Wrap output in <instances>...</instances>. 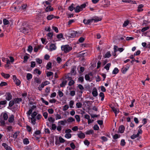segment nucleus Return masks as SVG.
<instances>
[{
    "label": "nucleus",
    "mask_w": 150,
    "mask_h": 150,
    "mask_svg": "<svg viewBox=\"0 0 150 150\" xmlns=\"http://www.w3.org/2000/svg\"><path fill=\"white\" fill-rule=\"evenodd\" d=\"M61 48L62 51L64 53H67L72 50V47L69 45H62Z\"/></svg>",
    "instance_id": "f257e3e1"
},
{
    "label": "nucleus",
    "mask_w": 150,
    "mask_h": 150,
    "mask_svg": "<svg viewBox=\"0 0 150 150\" xmlns=\"http://www.w3.org/2000/svg\"><path fill=\"white\" fill-rule=\"evenodd\" d=\"M100 19H84L83 21V23L86 24H89L93 22V21H94L95 22H96L99 21H100Z\"/></svg>",
    "instance_id": "f03ea898"
},
{
    "label": "nucleus",
    "mask_w": 150,
    "mask_h": 150,
    "mask_svg": "<svg viewBox=\"0 0 150 150\" xmlns=\"http://www.w3.org/2000/svg\"><path fill=\"white\" fill-rule=\"evenodd\" d=\"M79 35V34L77 31H71L70 33H69L68 36L70 37L74 38L78 36Z\"/></svg>",
    "instance_id": "7ed1b4c3"
},
{
    "label": "nucleus",
    "mask_w": 150,
    "mask_h": 150,
    "mask_svg": "<svg viewBox=\"0 0 150 150\" xmlns=\"http://www.w3.org/2000/svg\"><path fill=\"white\" fill-rule=\"evenodd\" d=\"M27 6V5L26 4H23V5L21 6V7H19V6H18V8L16 7H14V8L15 10H16V11H19L18 10V9H19V10H22L25 9Z\"/></svg>",
    "instance_id": "20e7f679"
},
{
    "label": "nucleus",
    "mask_w": 150,
    "mask_h": 150,
    "mask_svg": "<svg viewBox=\"0 0 150 150\" xmlns=\"http://www.w3.org/2000/svg\"><path fill=\"white\" fill-rule=\"evenodd\" d=\"M71 75L70 73H68L67 74H65L64 77H63V78L64 79H68V80H69L70 79H72V78L71 77Z\"/></svg>",
    "instance_id": "39448f33"
},
{
    "label": "nucleus",
    "mask_w": 150,
    "mask_h": 150,
    "mask_svg": "<svg viewBox=\"0 0 150 150\" xmlns=\"http://www.w3.org/2000/svg\"><path fill=\"white\" fill-rule=\"evenodd\" d=\"M1 117H2V118L4 120H7L8 119V115L6 112H3L2 113L1 115Z\"/></svg>",
    "instance_id": "423d86ee"
},
{
    "label": "nucleus",
    "mask_w": 150,
    "mask_h": 150,
    "mask_svg": "<svg viewBox=\"0 0 150 150\" xmlns=\"http://www.w3.org/2000/svg\"><path fill=\"white\" fill-rule=\"evenodd\" d=\"M92 94L94 97H96L98 95L97 90L96 88H94L92 91Z\"/></svg>",
    "instance_id": "0eeeda50"
},
{
    "label": "nucleus",
    "mask_w": 150,
    "mask_h": 150,
    "mask_svg": "<svg viewBox=\"0 0 150 150\" xmlns=\"http://www.w3.org/2000/svg\"><path fill=\"white\" fill-rule=\"evenodd\" d=\"M2 146H4L6 150H12V148L7 145L5 143H3L2 144Z\"/></svg>",
    "instance_id": "6e6552de"
},
{
    "label": "nucleus",
    "mask_w": 150,
    "mask_h": 150,
    "mask_svg": "<svg viewBox=\"0 0 150 150\" xmlns=\"http://www.w3.org/2000/svg\"><path fill=\"white\" fill-rule=\"evenodd\" d=\"M6 99L7 100H10L12 99V96L11 94L9 93H6Z\"/></svg>",
    "instance_id": "1a4fd4ad"
},
{
    "label": "nucleus",
    "mask_w": 150,
    "mask_h": 150,
    "mask_svg": "<svg viewBox=\"0 0 150 150\" xmlns=\"http://www.w3.org/2000/svg\"><path fill=\"white\" fill-rule=\"evenodd\" d=\"M78 137L80 139H83L85 137V134L81 132H80L79 133L77 134Z\"/></svg>",
    "instance_id": "9d476101"
},
{
    "label": "nucleus",
    "mask_w": 150,
    "mask_h": 150,
    "mask_svg": "<svg viewBox=\"0 0 150 150\" xmlns=\"http://www.w3.org/2000/svg\"><path fill=\"white\" fill-rule=\"evenodd\" d=\"M54 8L52 7L51 6H48L45 9V11L46 12H48L50 11H53Z\"/></svg>",
    "instance_id": "9b49d317"
},
{
    "label": "nucleus",
    "mask_w": 150,
    "mask_h": 150,
    "mask_svg": "<svg viewBox=\"0 0 150 150\" xmlns=\"http://www.w3.org/2000/svg\"><path fill=\"white\" fill-rule=\"evenodd\" d=\"M57 47L55 45L52 44L50 46V51H52L56 49Z\"/></svg>",
    "instance_id": "f8f14e48"
},
{
    "label": "nucleus",
    "mask_w": 150,
    "mask_h": 150,
    "mask_svg": "<svg viewBox=\"0 0 150 150\" xmlns=\"http://www.w3.org/2000/svg\"><path fill=\"white\" fill-rule=\"evenodd\" d=\"M1 75L4 78L7 79L10 77V75L8 74H5L4 72L1 73Z\"/></svg>",
    "instance_id": "ddd939ff"
},
{
    "label": "nucleus",
    "mask_w": 150,
    "mask_h": 150,
    "mask_svg": "<svg viewBox=\"0 0 150 150\" xmlns=\"http://www.w3.org/2000/svg\"><path fill=\"white\" fill-rule=\"evenodd\" d=\"M122 1L124 2L132 4H136V2L135 1H132V0H122Z\"/></svg>",
    "instance_id": "4468645a"
},
{
    "label": "nucleus",
    "mask_w": 150,
    "mask_h": 150,
    "mask_svg": "<svg viewBox=\"0 0 150 150\" xmlns=\"http://www.w3.org/2000/svg\"><path fill=\"white\" fill-rule=\"evenodd\" d=\"M125 127L123 125H121L120 126L119 128V131L120 133H123L125 130Z\"/></svg>",
    "instance_id": "2eb2a0df"
},
{
    "label": "nucleus",
    "mask_w": 150,
    "mask_h": 150,
    "mask_svg": "<svg viewBox=\"0 0 150 150\" xmlns=\"http://www.w3.org/2000/svg\"><path fill=\"white\" fill-rule=\"evenodd\" d=\"M15 103L16 104H19L22 101V99L20 98H16L14 99Z\"/></svg>",
    "instance_id": "dca6fc26"
},
{
    "label": "nucleus",
    "mask_w": 150,
    "mask_h": 150,
    "mask_svg": "<svg viewBox=\"0 0 150 150\" xmlns=\"http://www.w3.org/2000/svg\"><path fill=\"white\" fill-rule=\"evenodd\" d=\"M144 7V5L143 4H141L139 5L138 7L137 11L138 12L142 11H143V7Z\"/></svg>",
    "instance_id": "f3484780"
},
{
    "label": "nucleus",
    "mask_w": 150,
    "mask_h": 150,
    "mask_svg": "<svg viewBox=\"0 0 150 150\" xmlns=\"http://www.w3.org/2000/svg\"><path fill=\"white\" fill-rule=\"evenodd\" d=\"M82 10L81 8L79 6H77L75 8V11L76 13H78Z\"/></svg>",
    "instance_id": "a211bd4d"
},
{
    "label": "nucleus",
    "mask_w": 150,
    "mask_h": 150,
    "mask_svg": "<svg viewBox=\"0 0 150 150\" xmlns=\"http://www.w3.org/2000/svg\"><path fill=\"white\" fill-rule=\"evenodd\" d=\"M47 82H48L46 81ZM45 82H42V84H41V85H40L39 87L38 88L40 90L42 89V88H43L47 84V83H45Z\"/></svg>",
    "instance_id": "6ab92c4d"
},
{
    "label": "nucleus",
    "mask_w": 150,
    "mask_h": 150,
    "mask_svg": "<svg viewBox=\"0 0 150 150\" xmlns=\"http://www.w3.org/2000/svg\"><path fill=\"white\" fill-rule=\"evenodd\" d=\"M129 67H123L122 69V72L123 74H125L128 69Z\"/></svg>",
    "instance_id": "aec40b11"
},
{
    "label": "nucleus",
    "mask_w": 150,
    "mask_h": 150,
    "mask_svg": "<svg viewBox=\"0 0 150 150\" xmlns=\"http://www.w3.org/2000/svg\"><path fill=\"white\" fill-rule=\"evenodd\" d=\"M0 124L1 126L4 125L5 124V122L4 120L2 118V117H0Z\"/></svg>",
    "instance_id": "412c9836"
},
{
    "label": "nucleus",
    "mask_w": 150,
    "mask_h": 150,
    "mask_svg": "<svg viewBox=\"0 0 150 150\" xmlns=\"http://www.w3.org/2000/svg\"><path fill=\"white\" fill-rule=\"evenodd\" d=\"M14 116L13 115H11V116L9 117L8 120V121L9 122H12L14 120Z\"/></svg>",
    "instance_id": "4be33fe9"
},
{
    "label": "nucleus",
    "mask_w": 150,
    "mask_h": 150,
    "mask_svg": "<svg viewBox=\"0 0 150 150\" xmlns=\"http://www.w3.org/2000/svg\"><path fill=\"white\" fill-rule=\"evenodd\" d=\"M94 131L92 129H90L89 130L87 131L85 133L86 134L90 135L91 134H93L94 133Z\"/></svg>",
    "instance_id": "5701e85b"
},
{
    "label": "nucleus",
    "mask_w": 150,
    "mask_h": 150,
    "mask_svg": "<svg viewBox=\"0 0 150 150\" xmlns=\"http://www.w3.org/2000/svg\"><path fill=\"white\" fill-rule=\"evenodd\" d=\"M55 16L53 15H48L47 17V19L48 20H52V18H54Z\"/></svg>",
    "instance_id": "b1692460"
},
{
    "label": "nucleus",
    "mask_w": 150,
    "mask_h": 150,
    "mask_svg": "<svg viewBox=\"0 0 150 150\" xmlns=\"http://www.w3.org/2000/svg\"><path fill=\"white\" fill-rule=\"evenodd\" d=\"M58 123L63 125H65V124L67 123V121L66 120H63L60 121L58 122Z\"/></svg>",
    "instance_id": "393cba45"
},
{
    "label": "nucleus",
    "mask_w": 150,
    "mask_h": 150,
    "mask_svg": "<svg viewBox=\"0 0 150 150\" xmlns=\"http://www.w3.org/2000/svg\"><path fill=\"white\" fill-rule=\"evenodd\" d=\"M26 78L28 80H29L31 79L32 78V75L30 73H28L27 74Z\"/></svg>",
    "instance_id": "a878e982"
},
{
    "label": "nucleus",
    "mask_w": 150,
    "mask_h": 150,
    "mask_svg": "<svg viewBox=\"0 0 150 150\" xmlns=\"http://www.w3.org/2000/svg\"><path fill=\"white\" fill-rule=\"evenodd\" d=\"M67 83V81L66 80H64L63 81L62 83L60 84L61 87H64Z\"/></svg>",
    "instance_id": "bb28decb"
},
{
    "label": "nucleus",
    "mask_w": 150,
    "mask_h": 150,
    "mask_svg": "<svg viewBox=\"0 0 150 150\" xmlns=\"http://www.w3.org/2000/svg\"><path fill=\"white\" fill-rule=\"evenodd\" d=\"M47 38L48 39H51L53 36V33L51 32L49 33L47 35Z\"/></svg>",
    "instance_id": "cd10ccee"
},
{
    "label": "nucleus",
    "mask_w": 150,
    "mask_h": 150,
    "mask_svg": "<svg viewBox=\"0 0 150 150\" xmlns=\"http://www.w3.org/2000/svg\"><path fill=\"white\" fill-rule=\"evenodd\" d=\"M30 119L33 125H35L36 123V121L35 117H32Z\"/></svg>",
    "instance_id": "c85d7f7f"
},
{
    "label": "nucleus",
    "mask_w": 150,
    "mask_h": 150,
    "mask_svg": "<svg viewBox=\"0 0 150 150\" xmlns=\"http://www.w3.org/2000/svg\"><path fill=\"white\" fill-rule=\"evenodd\" d=\"M69 108V105H66L62 107V110L64 111L67 110Z\"/></svg>",
    "instance_id": "c756f323"
},
{
    "label": "nucleus",
    "mask_w": 150,
    "mask_h": 150,
    "mask_svg": "<svg viewBox=\"0 0 150 150\" xmlns=\"http://www.w3.org/2000/svg\"><path fill=\"white\" fill-rule=\"evenodd\" d=\"M75 120V119L73 118L72 117H69L67 120V121L68 122H71Z\"/></svg>",
    "instance_id": "7c9ffc66"
},
{
    "label": "nucleus",
    "mask_w": 150,
    "mask_h": 150,
    "mask_svg": "<svg viewBox=\"0 0 150 150\" xmlns=\"http://www.w3.org/2000/svg\"><path fill=\"white\" fill-rule=\"evenodd\" d=\"M119 72V70L117 68H115L114 70L112 71V73L113 74H116Z\"/></svg>",
    "instance_id": "2f4dec72"
},
{
    "label": "nucleus",
    "mask_w": 150,
    "mask_h": 150,
    "mask_svg": "<svg viewBox=\"0 0 150 150\" xmlns=\"http://www.w3.org/2000/svg\"><path fill=\"white\" fill-rule=\"evenodd\" d=\"M69 80H70V81L68 83V85L69 86H72L74 84L75 82L73 80H72V79H70Z\"/></svg>",
    "instance_id": "473e14b6"
},
{
    "label": "nucleus",
    "mask_w": 150,
    "mask_h": 150,
    "mask_svg": "<svg viewBox=\"0 0 150 150\" xmlns=\"http://www.w3.org/2000/svg\"><path fill=\"white\" fill-rule=\"evenodd\" d=\"M36 61L37 63L39 64H41L42 62V60L39 58H36Z\"/></svg>",
    "instance_id": "72a5a7b5"
},
{
    "label": "nucleus",
    "mask_w": 150,
    "mask_h": 150,
    "mask_svg": "<svg viewBox=\"0 0 150 150\" xmlns=\"http://www.w3.org/2000/svg\"><path fill=\"white\" fill-rule=\"evenodd\" d=\"M52 63L50 62H49L46 65V68L47 69L51 68Z\"/></svg>",
    "instance_id": "f704fd0d"
},
{
    "label": "nucleus",
    "mask_w": 150,
    "mask_h": 150,
    "mask_svg": "<svg viewBox=\"0 0 150 150\" xmlns=\"http://www.w3.org/2000/svg\"><path fill=\"white\" fill-rule=\"evenodd\" d=\"M99 96L101 97V100L103 101V100L104 98V95L103 93L101 92L100 93Z\"/></svg>",
    "instance_id": "c9c22d12"
},
{
    "label": "nucleus",
    "mask_w": 150,
    "mask_h": 150,
    "mask_svg": "<svg viewBox=\"0 0 150 150\" xmlns=\"http://www.w3.org/2000/svg\"><path fill=\"white\" fill-rule=\"evenodd\" d=\"M29 141L27 138L24 139L23 140V143L24 144H27L29 143Z\"/></svg>",
    "instance_id": "e433bc0d"
},
{
    "label": "nucleus",
    "mask_w": 150,
    "mask_h": 150,
    "mask_svg": "<svg viewBox=\"0 0 150 150\" xmlns=\"http://www.w3.org/2000/svg\"><path fill=\"white\" fill-rule=\"evenodd\" d=\"M110 65L111 64L110 63H108L105 66L104 68L106 69L107 70H108Z\"/></svg>",
    "instance_id": "4c0bfd02"
},
{
    "label": "nucleus",
    "mask_w": 150,
    "mask_h": 150,
    "mask_svg": "<svg viewBox=\"0 0 150 150\" xmlns=\"http://www.w3.org/2000/svg\"><path fill=\"white\" fill-rule=\"evenodd\" d=\"M40 99H41V100L42 101V102L43 103H45V105H48V104H49L48 102L47 101L45 100L43 98H41Z\"/></svg>",
    "instance_id": "58836bf2"
},
{
    "label": "nucleus",
    "mask_w": 150,
    "mask_h": 150,
    "mask_svg": "<svg viewBox=\"0 0 150 150\" xmlns=\"http://www.w3.org/2000/svg\"><path fill=\"white\" fill-rule=\"evenodd\" d=\"M74 104V101L72 100H71L69 103V107L70 108H73V105Z\"/></svg>",
    "instance_id": "ea45409f"
},
{
    "label": "nucleus",
    "mask_w": 150,
    "mask_h": 150,
    "mask_svg": "<svg viewBox=\"0 0 150 150\" xmlns=\"http://www.w3.org/2000/svg\"><path fill=\"white\" fill-rule=\"evenodd\" d=\"M73 4H72L69 7L68 9L71 11H72L74 9H75V8L73 6Z\"/></svg>",
    "instance_id": "a19ab883"
},
{
    "label": "nucleus",
    "mask_w": 150,
    "mask_h": 150,
    "mask_svg": "<svg viewBox=\"0 0 150 150\" xmlns=\"http://www.w3.org/2000/svg\"><path fill=\"white\" fill-rule=\"evenodd\" d=\"M129 23V21L128 20L125 21L123 25V27H125L128 25Z\"/></svg>",
    "instance_id": "79ce46f5"
},
{
    "label": "nucleus",
    "mask_w": 150,
    "mask_h": 150,
    "mask_svg": "<svg viewBox=\"0 0 150 150\" xmlns=\"http://www.w3.org/2000/svg\"><path fill=\"white\" fill-rule=\"evenodd\" d=\"M14 100H11L9 103V106L10 107H11L15 103Z\"/></svg>",
    "instance_id": "37998d69"
},
{
    "label": "nucleus",
    "mask_w": 150,
    "mask_h": 150,
    "mask_svg": "<svg viewBox=\"0 0 150 150\" xmlns=\"http://www.w3.org/2000/svg\"><path fill=\"white\" fill-rule=\"evenodd\" d=\"M76 105L77 108H80L81 107L82 104L80 102H78L76 104Z\"/></svg>",
    "instance_id": "c03bdc74"
},
{
    "label": "nucleus",
    "mask_w": 150,
    "mask_h": 150,
    "mask_svg": "<svg viewBox=\"0 0 150 150\" xmlns=\"http://www.w3.org/2000/svg\"><path fill=\"white\" fill-rule=\"evenodd\" d=\"M16 85L18 86H19L21 84V81L18 79H17L14 81Z\"/></svg>",
    "instance_id": "a18cd8bd"
},
{
    "label": "nucleus",
    "mask_w": 150,
    "mask_h": 150,
    "mask_svg": "<svg viewBox=\"0 0 150 150\" xmlns=\"http://www.w3.org/2000/svg\"><path fill=\"white\" fill-rule=\"evenodd\" d=\"M111 56V55L110 54V52H108L105 54V58H109Z\"/></svg>",
    "instance_id": "49530a36"
},
{
    "label": "nucleus",
    "mask_w": 150,
    "mask_h": 150,
    "mask_svg": "<svg viewBox=\"0 0 150 150\" xmlns=\"http://www.w3.org/2000/svg\"><path fill=\"white\" fill-rule=\"evenodd\" d=\"M34 72L37 74H38L39 75L40 74L41 72L38 69H35L34 70Z\"/></svg>",
    "instance_id": "de8ad7c7"
},
{
    "label": "nucleus",
    "mask_w": 150,
    "mask_h": 150,
    "mask_svg": "<svg viewBox=\"0 0 150 150\" xmlns=\"http://www.w3.org/2000/svg\"><path fill=\"white\" fill-rule=\"evenodd\" d=\"M3 23L4 25H7L9 23V21L6 19L3 20Z\"/></svg>",
    "instance_id": "09e8293b"
},
{
    "label": "nucleus",
    "mask_w": 150,
    "mask_h": 150,
    "mask_svg": "<svg viewBox=\"0 0 150 150\" xmlns=\"http://www.w3.org/2000/svg\"><path fill=\"white\" fill-rule=\"evenodd\" d=\"M71 135L70 133H67L65 135V137L67 139H69L71 138Z\"/></svg>",
    "instance_id": "8fccbe9b"
},
{
    "label": "nucleus",
    "mask_w": 150,
    "mask_h": 150,
    "mask_svg": "<svg viewBox=\"0 0 150 150\" xmlns=\"http://www.w3.org/2000/svg\"><path fill=\"white\" fill-rule=\"evenodd\" d=\"M35 80V82L37 83H40L41 82V81L40 80V79L38 78H36L34 79Z\"/></svg>",
    "instance_id": "3c124183"
},
{
    "label": "nucleus",
    "mask_w": 150,
    "mask_h": 150,
    "mask_svg": "<svg viewBox=\"0 0 150 150\" xmlns=\"http://www.w3.org/2000/svg\"><path fill=\"white\" fill-rule=\"evenodd\" d=\"M138 134H133V135L131 136L130 138L132 139H134L139 137Z\"/></svg>",
    "instance_id": "603ef678"
},
{
    "label": "nucleus",
    "mask_w": 150,
    "mask_h": 150,
    "mask_svg": "<svg viewBox=\"0 0 150 150\" xmlns=\"http://www.w3.org/2000/svg\"><path fill=\"white\" fill-rule=\"evenodd\" d=\"M48 120L50 122H51L52 123H53L55 121V120L54 118L52 117H49L48 118Z\"/></svg>",
    "instance_id": "864d4df0"
},
{
    "label": "nucleus",
    "mask_w": 150,
    "mask_h": 150,
    "mask_svg": "<svg viewBox=\"0 0 150 150\" xmlns=\"http://www.w3.org/2000/svg\"><path fill=\"white\" fill-rule=\"evenodd\" d=\"M85 79L87 81H90V78L88 74H86L85 76Z\"/></svg>",
    "instance_id": "5fc2aeb1"
},
{
    "label": "nucleus",
    "mask_w": 150,
    "mask_h": 150,
    "mask_svg": "<svg viewBox=\"0 0 150 150\" xmlns=\"http://www.w3.org/2000/svg\"><path fill=\"white\" fill-rule=\"evenodd\" d=\"M62 118L61 115L59 114H57L55 115V119L56 120L60 119Z\"/></svg>",
    "instance_id": "6e6d98bb"
},
{
    "label": "nucleus",
    "mask_w": 150,
    "mask_h": 150,
    "mask_svg": "<svg viewBox=\"0 0 150 150\" xmlns=\"http://www.w3.org/2000/svg\"><path fill=\"white\" fill-rule=\"evenodd\" d=\"M93 128L94 129L96 130H98L99 129V127L97 125H95L94 126Z\"/></svg>",
    "instance_id": "4d7b16f0"
},
{
    "label": "nucleus",
    "mask_w": 150,
    "mask_h": 150,
    "mask_svg": "<svg viewBox=\"0 0 150 150\" xmlns=\"http://www.w3.org/2000/svg\"><path fill=\"white\" fill-rule=\"evenodd\" d=\"M40 133L41 132L40 130H37L35 132V133L33 135L35 136V135H39Z\"/></svg>",
    "instance_id": "13d9d810"
},
{
    "label": "nucleus",
    "mask_w": 150,
    "mask_h": 150,
    "mask_svg": "<svg viewBox=\"0 0 150 150\" xmlns=\"http://www.w3.org/2000/svg\"><path fill=\"white\" fill-rule=\"evenodd\" d=\"M75 118L76 119L77 122H79L80 121V117L79 115H76L75 116Z\"/></svg>",
    "instance_id": "bf43d9fd"
},
{
    "label": "nucleus",
    "mask_w": 150,
    "mask_h": 150,
    "mask_svg": "<svg viewBox=\"0 0 150 150\" xmlns=\"http://www.w3.org/2000/svg\"><path fill=\"white\" fill-rule=\"evenodd\" d=\"M149 29V27H146L143 28L141 30V31L142 32H144L145 31L148 30Z\"/></svg>",
    "instance_id": "052dcab7"
},
{
    "label": "nucleus",
    "mask_w": 150,
    "mask_h": 150,
    "mask_svg": "<svg viewBox=\"0 0 150 150\" xmlns=\"http://www.w3.org/2000/svg\"><path fill=\"white\" fill-rule=\"evenodd\" d=\"M7 84V83L2 81L1 82L0 84V86H6Z\"/></svg>",
    "instance_id": "680f3d73"
},
{
    "label": "nucleus",
    "mask_w": 150,
    "mask_h": 150,
    "mask_svg": "<svg viewBox=\"0 0 150 150\" xmlns=\"http://www.w3.org/2000/svg\"><path fill=\"white\" fill-rule=\"evenodd\" d=\"M125 142L124 139H122L121 141L120 145L122 146H124L125 145Z\"/></svg>",
    "instance_id": "e2e57ef3"
},
{
    "label": "nucleus",
    "mask_w": 150,
    "mask_h": 150,
    "mask_svg": "<svg viewBox=\"0 0 150 150\" xmlns=\"http://www.w3.org/2000/svg\"><path fill=\"white\" fill-rule=\"evenodd\" d=\"M70 94L71 96H74L75 94V91H71Z\"/></svg>",
    "instance_id": "0e129e2a"
},
{
    "label": "nucleus",
    "mask_w": 150,
    "mask_h": 150,
    "mask_svg": "<svg viewBox=\"0 0 150 150\" xmlns=\"http://www.w3.org/2000/svg\"><path fill=\"white\" fill-rule=\"evenodd\" d=\"M7 102L6 100H4L3 101H0V105H4L6 104Z\"/></svg>",
    "instance_id": "69168bd1"
},
{
    "label": "nucleus",
    "mask_w": 150,
    "mask_h": 150,
    "mask_svg": "<svg viewBox=\"0 0 150 150\" xmlns=\"http://www.w3.org/2000/svg\"><path fill=\"white\" fill-rule=\"evenodd\" d=\"M62 60V59L59 57H58L57 58V61L58 63H60Z\"/></svg>",
    "instance_id": "338daca9"
},
{
    "label": "nucleus",
    "mask_w": 150,
    "mask_h": 150,
    "mask_svg": "<svg viewBox=\"0 0 150 150\" xmlns=\"http://www.w3.org/2000/svg\"><path fill=\"white\" fill-rule=\"evenodd\" d=\"M33 50V47L32 46L30 45L28 46V51L29 52H31Z\"/></svg>",
    "instance_id": "774afa93"
}]
</instances>
